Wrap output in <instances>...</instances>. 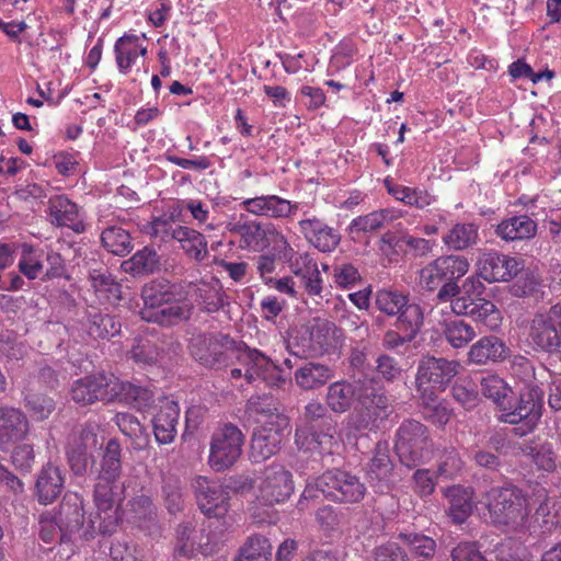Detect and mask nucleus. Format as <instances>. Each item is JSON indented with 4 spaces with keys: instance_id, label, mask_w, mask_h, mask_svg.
<instances>
[{
    "instance_id": "4468645a",
    "label": "nucleus",
    "mask_w": 561,
    "mask_h": 561,
    "mask_svg": "<svg viewBox=\"0 0 561 561\" xmlns=\"http://www.w3.org/2000/svg\"><path fill=\"white\" fill-rule=\"evenodd\" d=\"M231 231L239 234L242 249L260 251L273 243L275 250L280 244L282 248L291 251V245L285 234L273 224H262L256 220L239 221Z\"/></svg>"
},
{
    "instance_id": "79ce46f5",
    "label": "nucleus",
    "mask_w": 561,
    "mask_h": 561,
    "mask_svg": "<svg viewBox=\"0 0 561 561\" xmlns=\"http://www.w3.org/2000/svg\"><path fill=\"white\" fill-rule=\"evenodd\" d=\"M121 474V446L116 440L111 439L105 447V451L101 461V469L96 478V481L113 484H123L119 481Z\"/></svg>"
},
{
    "instance_id": "c9c22d12",
    "label": "nucleus",
    "mask_w": 561,
    "mask_h": 561,
    "mask_svg": "<svg viewBox=\"0 0 561 561\" xmlns=\"http://www.w3.org/2000/svg\"><path fill=\"white\" fill-rule=\"evenodd\" d=\"M497 237L505 241L528 240L537 233V222L526 215L503 219L495 229Z\"/></svg>"
},
{
    "instance_id": "473e14b6",
    "label": "nucleus",
    "mask_w": 561,
    "mask_h": 561,
    "mask_svg": "<svg viewBox=\"0 0 561 561\" xmlns=\"http://www.w3.org/2000/svg\"><path fill=\"white\" fill-rule=\"evenodd\" d=\"M192 356L205 366H214L225 360L224 345L215 334H198L190 342Z\"/></svg>"
},
{
    "instance_id": "72a5a7b5",
    "label": "nucleus",
    "mask_w": 561,
    "mask_h": 561,
    "mask_svg": "<svg viewBox=\"0 0 561 561\" xmlns=\"http://www.w3.org/2000/svg\"><path fill=\"white\" fill-rule=\"evenodd\" d=\"M387 192L398 202L416 209H425L436 203L437 198L428 190L420 186H405L385 181Z\"/></svg>"
},
{
    "instance_id": "f257e3e1",
    "label": "nucleus",
    "mask_w": 561,
    "mask_h": 561,
    "mask_svg": "<svg viewBox=\"0 0 561 561\" xmlns=\"http://www.w3.org/2000/svg\"><path fill=\"white\" fill-rule=\"evenodd\" d=\"M71 398L80 405L93 404L96 401H121L138 411L146 410L152 402L150 390L104 373L89 375L73 381Z\"/></svg>"
},
{
    "instance_id": "69168bd1",
    "label": "nucleus",
    "mask_w": 561,
    "mask_h": 561,
    "mask_svg": "<svg viewBox=\"0 0 561 561\" xmlns=\"http://www.w3.org/2000/svg\"><path fill=\"white\" fill-rule=\"evenodd\" d=\"M25 400L27 408L36 420L47 419L55 408L53 399L45 396L31 394Z\"/></svg>"
},
{
    "instance_id": "7ed1b4c3",
    "label": "nucleus",
    "mask_w": 561,
    "mask_h": 561,
    "mask_svg": "<svg viewBox=\"0 0 561 561\" xmlns=\"http://www.w3.org/2000/svg\"><path fill=\"white\" fill-rule=\"evenodd\" d=\"M247 410L257 424L251 439L250 457L253 462H261L280 449L284 438L290 433L289 419L270 398L252 397Z\"/></svg>"
},
{
    "instance_id": "f8f14e48",
    "label": "nucleus",
    "mask_w": 561,
    "mask_h": 561,
    "mask_svg": "<svg viewBox=\"0 0 561 561\" xmlns=\"http://www.w3.org/2000/svg\"><path fill=\"white\" fill-rule=\"evenodd\" d=\"M388 416V398L375 389L358 394V403L347 416V427L353 433L373 431Z\"/></svg>"
},
{
    "instance_id": "5701e85b",
    "label": "nucleus",
    "mask_w": 561,
    "mask_h": 561,
    "mask_svg": "<svg viewBox=\"0 0 561 561\" xmlns=\"http://www.w3.org/2000/svg\"><path fill=\"white\" fill-rule=\"evenodd\" d=\"M179 417L180 407L175 400L170 398L160 400L152 417L153 434L159 444H170L174 440Z\"/></svg>"
},
{
    "instance_id": "aec40b11",
    "label": "nucleus",
    "mask_w": 561,
    "mask_h": 561,
    "mask_svg": "<svg viewBox=\"0 0 561 561\" xmlns=\"http://www.w3.org/2000/svg\"><path fill=\"white\" fill-rule=\"evenodd\" d=\"M522 268V263L495 251L483 253L479 260L480 276L489 283L507 282L515 277Z\"/></svg>"
},
{
    "instance_id": "f03ea898",
    "label": "nucleus",
    "mask_w": 561,
    "mask_h": 561,
    "mask_svg": "<svg viewBox=\"0 0 561 561\" xmlns=\"http://www.w3.org/2000/svg\"><path fill=\"white\" fill-rule=\"evenodd\" d=\"M515 375L524 374L522 387L519 389V399L515 404L507 398L506 407L502 408V414L499 416L501 422L516 425L513 433L523 437L531 433L540 417L542 410L543 391L537 383L534 376V367L525 357H518L513 363Z\"/></svg>"
},
{
    "instance_id": "20e7f679",
    "label": "nucleus",
    "mask_w": 561,
    "mask_h": 561,
    "mask_svg": "<svg viewBox=\"0 0 561 561\" xmlns=\"http://www.w3.org/2000/svg\"><path fill=\"white\" fill-rule=\"evenodd\" d=\"M144 307L139 314L146 322L160 325H174L190 319L192 304L185 299H175L170 286L162 283H150L141 290Z\"/></svg>"
},
{
    "instance_id": "8fccbe9b",
    "label": "nucleus",
    "mask_w": 561,
    "mask_h": 561,
    "mask_svg": "<svg viewBox=\"0 0 561 561\" xmlns=\"http://www.w3.org/2000/svg\"><path fill=\"white\" fill-rule=\"evenodd\" d=\"M272 556V546L262 535H252L244 542L240 556L236 561H268Z\"/></svg>"
},
{
    "instance_id": "0e129e2a",
    "label": "nucleus",
    "mask_w": 561,
    "mask_h": 561,
    "mask_svg": "<svg viewBox=\"0 0 561 561\" xmlns=\"http://www.w3.org/2000/svg\"><path fill=\"white\" fill-rule=\"evenodd\" d=\"M333 278L337 287L346 289L358 283L360 275L353 264L343 263L334 266Z\"/></svg>"
},
{
    "instance_id": "0eeeda50",
    "label": "nucleus",
    "mask_w": 561,
    "mask_h": 561,
    "mask_svg": "<svg viewBox=\"0 0 561 561\" xmlns=\"http://www.w3.org/2000/svg\"><path fill=\"white\" fill-rule=\"evenodd\" d=\"M316 491L330 501L355 504L365 497L367 490L358 476L341 469L328 470L317 479L316 489L308 485L304 490L298 503L300 510L305 508V501L316 496Z\"/></svg>"
},
{
    "instance_id": "f704fd0d",
    "label": "nucleus",
    "mask_w": 561,
    "mask_h": 561,
    "mask_svg": "<svg viewBox=\"0 0 561 561\" xmlns=\"http://www.w3.org/2000/svg\"><path fill=\"white\" fill-rule=\"evenodd\" d=\"M448 501L447 514L455 524H462L471 515L473 492L471 488L453 485L445 490Z\"/></svg>"
},
{
    "instance_id": "423d86ee",
    "label": "nucleus",
    "mask_w": 561,
    "mask_h": 561,
    "mask_svg": "<svg viewBox=\"0 0 561 561\" xmlns=\"http://www.w3.org/2000/svg\"><path fill=\"white\" fill-rule=\"evenodd\" d=\"M485 505L492 522L513 531L528 529L529 503L524 492L513 485L493 486L485 493Z\"/></svg>"
},
{
    "instance_id": "680f3d73",
    "label": "nucleus",
    "mask_w": 561,
    "mask_h": 561,
    "mask_svg": "<svg viewBox=\"0 0 561 561\" xmlns=\"http://www.w3.org/2000/svg\"><path fill=\"white\" fill-rule=\"evenodd\" d=\"M376 373L379 379L393 382L401 377L402 368L393 357L380 354L376 358Z\"/></svg>"
},
{
    "instance_id": "b1692460",
    "label": "nucleus",
    "mask_w": 561,
    "mask_h": 561,
    "mask_svg": "<svg viewBox=\"0 0 561 561\" xmlns=\"http://www.w3.org/2000/svg\"><path fill=\"white\" fill-rule=\"evenodd\" d=\"M145 35L124 34L114 44L115 62L119 73L128 75L138 60L147 55Z\"/></svg>"
},
{
    "instance_id": "3c124183",
    "label": "nucleus",
    "mask_w": 561,
    "mask_h": 561,
    "mask_svg": "<svg viewBox=\"0 0 561 561\" xmlns=\"http://www.w3.org/2000/svg\"><path fill=\"white\" fill-rule=\"evenodd\" d=\"M443 334L455 348L467 346L477 335L474 329L463 320L446 321Z\"/></svg>"
},
{
    "instance_id": "393cba45",
    "label": "nucleus",
    "mask_w": 561,
    "mask_h": 561,
    "mask_svg": "<svg viewBox=\"0 0 561 561\" xmlns=\"http://www.w3.org/2000/svg\"><path fill=\"white\" fill-rule=\"evenodd\" d=\"M48 209L53 225L70 228L77 233L85 230L81 209L67 196L56 195L50 197Z\"/></svg>"
},
{
    "instance_id": "6ab92c4d",
    "label": "nucleus",
    "mask_w": 561,
    "mask_h": 561,
    "mask_svg": "<svg viewBox=\"0 0 561 561\" xmlns=\"http://www.w3.org/2000/svg\"><path fill=\"white\" fill-rule=\"evenodd\" d=\"M240 206L249 214L270 219L290 218L299 210V203L274 194L247 198Z\"/></svg>"
},
{
    "instance_id": "de8ad7c7",
    "label": "nucleus",
    "mask_w": 561,
    "mask_h": 561,
    "mask_svg": "<svg viewBox=\"0 0 561 561\" xmlns=\"http://www.w3.org/2000/svg\"><path fill=\"white\" fill-rule=\"evenodd\" d=\"M101 242L108 252L118 256H124L133 250L129 232L116 226H111L102 231Z\"/></svg>"
},
{
    "instance_id": "e433bc0d",
    "label": "nucleus",
    "mask_w": 561,
    "mask_h": 561,
    "mask_svg": "<svg viewBox=\"0 0 561 561\" xmlns=\"http://www.w3.org/2000/svg\"><path fill=\"white\" fill-rule=\"evenodd\" d=\"M479 227L473 222H457L442 237V242L450 251H463L477 244Z\"/></svg>"
},
{
    "instance_id": "a19ab883",
    "label": "nucleus",
    "mask_w": 561,
    "mask_h": 561,
    "mask_svg": "<svg viewBox=\"0 0 561 561\" xmlns=\"http://www.w3.org/2000/svg\"><path fill=\"white\" fill-rule=\"evenodd\" d=\"M160 267V256L151 247L138 250L130 259L121 264L123 272L133 276L152 274Z\"/></svg>"
},
{
    "instance_id": "864d4df0",
    "label": "nucleus",
    "mask_w": 561,
    "mask_h": 561,
    "mask_svg": "<svg viewBox=\"0 0 561 561\" xmlns=\"http://www.w3.org/2000/svg\"><path fill=\"white\" fill-rule=\"evenodd\" d=\"M42 253L30 244L22 245V253L19 260V271L28 279L38 278L44 270Z\"/></svg>"
},
{
    "instance_id": "f3484780",
    "label": "nucleus",
    "mask_w": 561,
    "mask_h": 561,
    "mask_svg": "<svg viewBox=\"0 0 561 561\" xmlns=\"http://www.w3.org/2000/svg\"><path fill=\"white\" fill-rule=\"evenodd\" d=\"M239 360L244 367V379L248 383L263 382L268 387L279 388L286 382L279 367L256 348L243 352Z\"/></svg>"
},
{
    "instance_id": "2eb2a0df",
    "label": "nucleus",
    "mask_w": 561,
    "mask_h": 561,
    "mask_svg": "<svg viewBox=\"0 0 561 561\" xmlns=\"http://www.w3.org/2000/svg\"><path fill=\"white\" fill-rule=\"evenodd\" d=\"M257 497L266 505L286 501L294 492L291 472L279 463L266 467L255 480Z\"/></svg>"
},
{
    "instance_id": "c03bdc74",
    "label": "nucleus",
    "mask_w": 561,
    "mask_h": 561,
    "mask_svg": "<svg viewBox=\"0 0 561 561\" xmlns=\"http://www.w3.org/2000/svg\"><path fill=\"white\" fill-rule=\"evenodd\" d=\"M409 321H397V330H389L385 333L382 345L388 350H394L405 343L411 342L420 331L423 320H414V314L410 311Z\"/></svg>"
},
{
    "instance_id": "412c9836",
    "label": "nucleus",
    "mask_w": 561,
    "mask_h": 561,
    "mask_svg": "<svg viewBox=\"0 0 561 561\" xmlns=\"http://www.w3.org/2000/svg\"><path fill=\"white\" fill-rule=\"evenodd\" d=\"M376 306L379 311L389 316L397 317V321H409L410 311L414 314V320H423V312L417 304L410 302L409 295L394 289H381L376 294Z\"/></svg>"
},
{
    "instance_id": "7c9ffc66",
    "label": "nucleus",
    "mask_w": 561,
    "mask_h": 561,
    "mask_svg": "<svg viewBox=\"0 0 561 561\" xmlns=\"http://www.w3.org/2000/svg\"><path fill=\"white\" fill-rule=\"evenodd\" d=\"M27 427V420L20 410L0 407V450L21 439Z\"/></svg>"
},
{
    "instance_id": "ddd939ff",
    "label": "nucleus",
    "mask_w": 561,
    "mask_h": 561,
    "mask_svg": "<svg viewBox=\"0 0 561 561\" xmlns=\"http://www.w3.org/2000/svg\"><path fill=\"white\" fill-rule=\"evenodd\" d=\"M199 511L209 518H224L230 507V494L227 486L219 480L204 476L196 477L192 482Z\"/></svg>"
},
{
    "instance_id": "338daca9",
    "label": "nucleus",
    "mask_w": 561,
    "mask_h": 561,
    "mask_svg": "<svg viewBox=\"0 0 561 561\" xmlns=\"http://www.w3.org/2000/svg\"><path fill=\"white\" fill-rule=\"evenodd\" d=\"M453 561H486L480 547L473 541H461L451 550Z\"/></svg>"
},
{
    "instance_id": "4c0bfd02",
    "label": "nucleus",
    "mask_w": 561,
    "mask_h": 561,
    "mask_svg": "<svg viewBox=\"0 0 561 561\" xmlns=\"http://www.w3.org/2000/svg\"><path fill=\"white\" fill-rule=\"evenodd\" d=\"M506 347L496 336H483L471 345L468 352V360L472 364L484 365L489 362H497L504 358Z\"/></svg>"
},
{
    "instance_id": "e2e57ef3",
    "label": "nucleus",
    "mask_w": 561,
    "mask_h": 561,
    "mask_svg": "<svg viewBox=\"0 0 561 561\" xmlns=\"http://www.w3.org/2000/svg\"><path fill=\"white\" fill-rule=\"evenodd\" d=\"M311 341H309V328L296 330L290 333L287 340V350L290 354L299 357L314 356L311 354V348H307Z\"/></svg>"
},
{
    "instance_id": "6e6552de",
    "label": "nucleus",
    "mask_w": 561,
    "mask_h": 561,
    "mask_svg": "<svg viewBox=\"0 0 561 561\" xmlns=\"http://www.w3.org/2000/svg\"><path fill=\"white\" fill-rule=\"evenodd\" d=\"M124 489V484L96 481L93 492L96 513L88 522L84 531L87 538L93 537L95 533L111 535L115 531L119 520L117 506L123 499Z\"/></svg>"
},
{
    "instance_id": "37998d69",
    "label": "nucleus",
    "mask_w": 561,
    "mask_h": 561,
    "mask_svg": "<svg viewBox=\"0 0 561 561\" xmlns=\"http://www.w3.org/2000/svg\"><path fill=\"white\" fill-rule=\"evenodd\" d=\"M87 331L94 340L111 339L121 332V322L114 316L91 310L88 312Z\"/></svg>"
},
{
    "instance_id": "dca6fc26",
    "label": "nucleus",
    "mask_w": 561,
    "mask_h": 561,
    "mask_svg": "<svg viewBox=\"0 0 561 561\" xmlns=\"http://www.w3.org/2000/svg\"><path fill=\"white\" fill-rule=\"evenodd\" d=\"M168 226L165 219L157 217L151 222L150 233L152 236H158L160 231L170 233L171 238L179 242L185 255L195 262L201 263L209 256L208 242L203 233L186 226H176L169 231Z\"/></svg>"
},
{
    "instance_id": "c756f323",
    "label": "nucleus",
    "mask_w": 561,
    "mask_h": 561,
    "mask_svg": "<svg viewBox=\"0 0 561 561\" xmlns=\"http://www.w3.org/2000/svg\"><path fill=\"white\" fill-rule=\"evenodd\" d=\"M341 337L342 332L334 323L318 319L309 327L311 342L306 347L311 348V354L314 355L329 353L339 345Z\"/></svg>"
},
{
    "instance_id": "cd10ccee",
    "label": "nucleus",
    "mask_w": 561,
    "mask_h": 561,
    "mask_svg": "<svg viewBox=\"0 0 561 561\" xmlns=\"http://www.w3.org/2000/svg\"><path fill=\"white\" fill-rule=\"evenodd\" d=\"M404 213L396 207H386L357 216L348 225L350 233H368L381 230L396 220L401 219Z\"/></svg>"
},
{
    "instance_id": "a18cd8bd",
    "label": "nucleus",
    "mask_w": 561,
    "mask_h": 561,
    "mask_svg": "<svg viewBox=\"0 0 561 561\" xmlns=\"http://www.w3.org/2000/svg\"><path fill=\"white\" fill-rule=\"evenodd\" d=\"M91 286L103 302L114 304L121 298V285L106 270H92L89 275Z\"/></svg>"
},
{
    "instance_id": "13d9d810",
    "label": "nucleus",
    "mask_w": 561,
    "mask_h": 561,
    "mask_svg": "<svg viewBox=\"0 0 561 561\" xmlns=\"http://www.w3.org/2000/svg\"><path fill=\"white\" fill-rule=\"evenodd\" d=\"M423 407L424 417L431 421L433 424L439 426L446 425L453 414V410L448 403L438 400V394L433 396L432 400L419 398Z\"/></svg>"
},
{
    "instance_id": "bb28decb",
    "label": "nucleus",
    "mask_w": 561,
    "mask_h": 561,
    "mask_svg": "<svg viewBox=\"0 0 561 561\" xmlns=\"http://www.w3.org/2000/svg\"><path fill=\"white\" fill-rule=\"evenodd\" d=\"M57 526L60 531L76 533L82 530V537L88 528L84 524L83 499L78 493H67L59 506Z\"/></svg>"
},
{
    "instance_id": "5fc2aeb1",
    "label": "nucleus",
    "mask_w": 561,
    "mask_h": 561,
    "mask_svg": "<svg viewBox=\"0 0 561 561\" xmlns=\"http://www.w3.org/2000/svg\"><path fill=\"white\" fill-rule=\"evenodd\" d=\"M276 250L288 262L290 272L299 278L306 276V274H309L311 271L314 272V268L318 266L317 262L308 252L297 254L293 248L289 252L287 249L282 248L280 244Z\"/></svg>"
},
{
    "instance_id": "a878e982",
    "label": "nucleus",
    "mask_w": 561,
    "mask_h": 561,
    "mask_svg": "<svg viewBox=\"0 0 561 561\" xmlns=\"http://www.w3.org/2000/svg\"><path fill=\"white\" fill-rule=\"evenodd\" d=\"M65 488V473L62 469L47 463L38 471L35 481L34 494L43 505L55 502Z\"/></svg>"
},
{
    "instance_id": "774afa93",
    "label": "nucleus",
    "mask_w": 561,
    "mask_h": 561,
    "mask_svg": "<svg viewBox=\"0 0 561 561\" xmlns=\"http://www.w3.org/2000/svg\"><path fill=\"white\" fill-rule=\"evenodd\" d=\"M374 561H408V553L396 542L377 546L373 551Z\"/></svg>"
},
{
    "instance_id": "9b49d317",
    "label": "nucleus",
    "mask_w": 561,
    "mask_h": 561,
    "mask_svg": "<svg viewBox=\"0 0 561 561\" xmlns=\"http://www.w3.org/2000/svg\"><path fill=\"white\" fill-rule=\"evenodd\" d=\"M244 435L233 424H224L211 435L208 463L215 471L230 468L240 458Z\"/></svg>"
},
{
    "instance_id": "09e8293b",
    "label": "nucleus",
    "mask_w": 561,
    "mask_h": 561,
    "mask_svg": "<svg viewBox=\"0 0 561 561\" xmlns=\"http://www.w3.org/2000/svg\"><path fill=\"white\" fill-rule=\"evenodd\" d=\"M524 455L533 458L534 462L543 471H554L558 466V457L550 444H536L534 442L524 444L520 447Z\"/></svg>"
},
{
    "instance_id": "052dcab7",
    "label": "nucleus",
    "mask_w": 561,
    "mask_h": 561,
    "mask_svg": "<svg viewBox=\"0 0 561 561\" xmlns=\"http://www.w3.org/2000/svg\"><path fill=\"white\" fill-rule=\"evenodd\" d=\"M462 469V461L455 449L445 450L438 460L437 477L456 478Z\"/></svg>"
},
{
    "instance_id": "c85d7f7f",
    "label": "nucleus",
    "mask_w": 561,
    "mask_h": 561,
    "mask_svg": "<svg viewBox=\"0 0 561 561\" xmlns=\"http://www.w3.org/2000/svg\"><path fill=\"white\" fill-rule=\"evenodd\" d=\"M96 445V435L91 428L84 427L79 434H73L67 446V458L72 472L81 476L85 472L89 457L88 448Z\"/></svg>"
},
{
    "instance_id": "ea45409f",
    "label": "nucleus",
    "mask_w": 561,
    "mask_h": 561,
    "mask_svg": "<svg viewBox=\"0 0 561 561\" xmlns=\"http://www.w3.org/2000/svg\"><path fill=\"white\" fill-rule=\"evenodd\" d=\"M392 462L389 457V449L386 443H378L374 455L366 466L367 477L370 482H377L382 488L390 481L392 476Z\"/></svg>"
},
{
    "instance_id": "9d476101",
    "label": "nucleus",
    "mask_w": 561,
    "mask_h": 561,
    "mask_svg": "<svg viewBox=\"0 0 561 561\" xmlns=\"http://www.w3.org/2000/svg\"><path fill=\"white\" fill-rule=\"evenodd\" d=\"M459 363L433 356L423 357L415 375V391L419 398L432 400L433 396L444 391L459 371Z\"/></svg>"
},
{
    "instance_id": "2f4dec72",
    "label": "nucleus",
    "mask_w": 561,
    "mask_h": 561,
    "mask_svg": "<svg viewBox=\"0 0 561 561\" xmlns=\"http://www.w3.org/2000/svg\"><path fill=\"white\" fill-rule=\"evenodd\" d=\"M333 367L320 362H306L295 370L294 380L305 391L323 387L334 377Z\"/></svg>"
},
{
    "instance_id": "39448f33",
    "label": "nucleus",
    "mask_w": 561,
    "mask_h": 561,
    "mask_svg": "<svg viewBox=\"0 0 561 561\" xmlns=\"http://www.w3.org/2000/svg\"><path fill=\"white\" fill-rule=\"evenodd\" d=\"M469 267L465 256L440 255L420 270L419 284L428 291L438 289L436 297L439 301L451 302L460 291L458 280L468 273Z\"/></svg>"
},
{
    "instance_id": "4d7b16f0",
    "label": "nucleus",
    "mask_w": 561,
    "mask_h": 561,
    "mask_svg": "<svg viewBox=\"0 0 561 561\" xmlns=\"http://www.w3.org/2000/svg\"><path fill=\"white\" fill-rule=\"evenodd\" d=\"M398 538L408 546L410 551L419 557L431 558L436 551L433 538L417 533H400Z\"/></svg>"
},
{
    "instance_id": "4be33fe9",
    "label": "nucleus",
    "mask_w": 561,
    "mask_h": 561,
    "mask_svg": "<svg viewBox=\"0 0 561 561\" xmlns=\"http://www.w3.org/2000/svg\"><path fill=\"white\" fill-rule=\"evenodd\" d=\"M305 239L320 252H332L341 241L340 233L318 217H306L298 221Z\"/></svg>"
},
{
    "instance_id": "603ef678",
    "label": "nucleus",
    "mask_w": 561,
    "mask_h": 561,
    "mask_svg": "<svg viewBox=\"0 0 561 561\" xmlns=\"http://www.w3.org/2000/svg\"><path fill=\"white\" fill-rule=\"evenodd\" d=\"M481 393L492 400L500 410L506 407V400L512 392L507 383L496 375L489 374L480 380Z\"/></svg>"
},
{
    "instance_id": "bf43d9fd",
    "label": "nucleus",
    "mask_w": 561,
    "mask_h": 561,
    "mask_svg": "<svg viewBox=\"0 0 561 561\" xmlns=\"http://www.w3.org/2000/svg\"><path fill=\"white\" fill-rule=\"evenodd\" d=\"M25 346L18 341V336L13 331L0 330V355L9 362L19 360L25 354Z\"/></svg>"
},
{
    "instance_id": "6e6d98bb",
    "label": "nucleus",
    "mask_w": 561,
    "mask_h": 561,
    "mask_svg": "<svg viewBox=\"0 0 561 561\" xmlns=\"http://www.w3.org/2000/svg\"><path fill=\"white\" fill-rule=\"evenodd\" d=\"M198 298L206 312H216L227 302V296L219 282L204 284L198 288Z\"/></svg>"
},
{
    "instance_id": "1a4fd4ad",
    "label": "nucleus",
    "mask_w": 561,
    "mask_h": 561,
    "mask_svg": "<svg viewBox=\"0 0 561 561\" xmlns=\"http://www.w3.org/2000/svg\"><path fill=\"white\" fill-rule=\"evenodd\" d=\"M432 440L427 427L419 421L405 420L397 430L396 451L400 461L413 468L432 454Z\"/></svg>"
},
{
    "instance_id": "49530a36",
    "label": "nucleus",
    "mask_w": 561,
    "mask_h": 561,
    "mask_svg": "<svg viewBox=\"0 0 561 561\" xmlns=\"http://www.w3.org/2000/svg\"><path fill=\"white\" fill-rule=\"evenodd\" d=\"M162 351L159 339L153 334H146L135 339L130 355L137 363L152 365L158 362Z\"/></svg>"
},
{
    "instance_id": "58836bf2",
    "label": "nucleus",
    "mask_w": 561,
    "mask_h": 561,
    "mask_svg": "<svg viewBox=\"0 0 561 561\" xmlns=\"http://www.w3.org/2000/svg\"><path fill=\"white\" fill-rule=\"evenodd\" d=\"M363 392L355 383L343 380L335 381L328 387L327 404L333 412L344 413Z\"/></svg>"
},
{
    "instance_id": "a211bd4d",
    "label": "nucleus",
    "mask_w": 561,
    "mask_h": 561,
    "mask_svg": "<svg viewBox=\"0 0 561 561\" xmlns=\"http://www.w3.org/2000/svg\"><path fill=\"white\" fill-rule=\"evenodd\" d=\"M451 311L457 316H468L489 330H496L502 323L500 309L490 300L471 295L458 296L451 300Z\"/></svg>"
}]
</instances>
